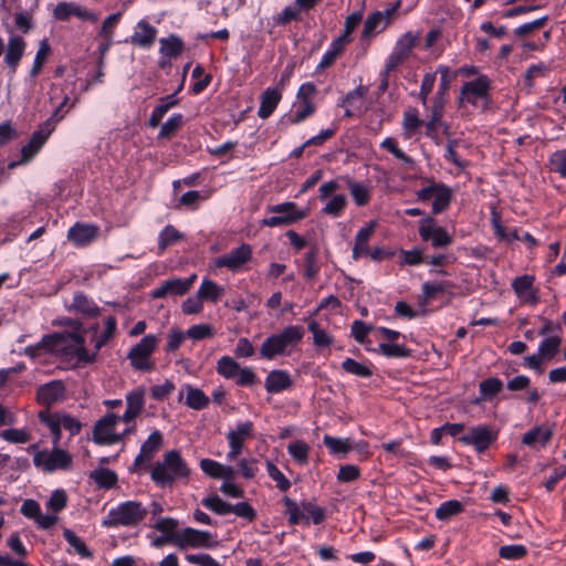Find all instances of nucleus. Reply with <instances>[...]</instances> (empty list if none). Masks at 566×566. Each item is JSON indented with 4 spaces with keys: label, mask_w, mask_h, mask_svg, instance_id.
<instances>
[{
    "label": "nucleus",
    "mask_w": 566,
    "mask_h": 566,
    "mask_svg": "<svg viewBox=\"0 0 566 566\" xmlns=\"http://www.w3.org/2000/svg\"><path fill=\"white\" fill-rule=\"evenodd\" d=\"M80 334L78 332H55L44 335L38 344L28 346L25 354L34 358L44 352L54 354L67 361L73 360L74 344L77 342Z\"/></svg>",
    "instance_id": "nucleus-1"
},
{
    "label": "nucleus",
    "mask_w": 566,
    "mask_h": 566,
    "mask_svg": "<svg viewBox=\"0 0 566 566\" xmlns=\"http://www.w3.org/2000/svg\"><path fill=\"white\" fill-rule=\"evenodd\" d=\"M190 469L178 450H170L164 454L163 461L155 463L150 478L156 485L171 486L176 480L187 479Z\"/></svg>",
    "instance_id": "nucleus-2"
},
{
    "label": "nucleus",
    "mask_w": 566,
    "mask_h": 566,
    "mask_svg": "<svg viewBox=\"0 0 566 566\" xmlns=\"http://www.w3.org/2000/svg\"><path fill=\"white\" fill-rule=\"evenodd\" d=\"M304 328L300 325H290L277 334L265 338L260 348V356L264 359H274L276 356L289 355L303 339Z\"/></svg>",
    "instance_id": "nucleus-3"
},
{
    "label": "nucleus",
    "mask_w": 566,
    "mask_h": 566,
    "mask_svg": "<svg viewBox=\"0 0 566 566\" xmlns=\"http://www.w3.org/2000/svg\"><path fill=\"white\" fill-rule=\"evenodd\" d=\"M148 510L138 501H126L108 511L102 521L107 528L135 527L147 516Z\"/></svg>",
    "instance_id": "nucleus-4"
},
{
    "label": "nucleus",
    "mask_w": 566,
    "mask_h": 566,
    "mask_svg": "<svg viewBox=\"0 0 566 566\" xmlns=\"http://www.w3.org/2000/svg\"><path fill=\"white\" fill-rule=\"evenodd\" d=\"M283 504L291 525H297L302 521L308 525L310 520L318 525L325 520L324 509L311 501H303L301 505H298L296 501L285 496L283 497Z\"/></svg>",
    "instance_id": "nucleus-5"
},
{
    "label": "nucleus",
    "mask_w": 566,
    "mask_h": 566,
    "mask_svg": "<svg viewBox=\"0 0 566 566\" xmlns=\"http://www.w3.org/2000/svg\"><path fill=\"white\" fill-rule=\"evenodd\" d=\"M268 210L277 216H271L262 220V224L266 227H283L293 224L307 216L306 210H300L297 205L292 201L282 202L270 206Z\"/></svg>",
    "instance_id": "nucleus-6"
},
{
    "label": "nucleus",
    "mask_w": 566,
    "mask_h": 566,
    "mask_svg": "<svg viewBox=\"0 0 566 566\" xmlns=\"http://www.w3.org/2000/svg\"><path fill=\"white\" fill-rule=\"evenodd\" d=\"M33 463L44 472L69 470L72 465V455L64 449L54 447L51 452L48 450L36 451L33 455Z\"/></svg>",
    "instance_id": "nucleus-7"
},
{
    "label": "nucleus",
    "mask_w": 566,
    "mask_h": 566,
    "mask_svg": "<svg viewBox=\"0 0 566 566\" xmlns=\"http://www.w3.org/2000/svg\"><path fill=\"white\" fill-rule=\"evenodd\" d=\"M170 539L180 549H185L187 547L212 548L218 544L210 532L200 531L192 527H186L181 530Z\"/></svg>",
    "instance_id": "nucleus-8"
},
{
    "label": "nucleus",
    "mask_w": 566,
    "mask_h": 566,
    "mask_svg": "<svg viewBox=\"0 0 566 566\" xmlns=\"http://www.w3.org/2000/svg\"><path fill=\"white\" fill-rule=\"evenodd\" d=\"M317 88L312 82L303 83L296 94V103L294 104L295 112L290 117L291 124H300L312 116L316 111V105L313 102Z\"/></svg>",
    "instance_id": "nucleus-9"
},
{
    "label": "nucleus",
    "mask_w": 566,
    "mask_h": 566,
    "mask_svg": "<svg viewBox=\"0 0 566 566\" xmlns=\"http://www.w3.org/2000/svg\"><path fill=\"white\" fill-rule=\"evenodd\" d=\"M499 431L489 424H478L459 438L465 446H472L478 453H484L497 439Z\"/></svg>",
    "instance_id": "nucleus-10"
},
{
    "label": "nucleus",
    "mask_w": 566,
    "mask_h": 566,
    "mask_svg": "<svg viewBox=\"0 0 566 566\" xmlns=\"http://www.w3.org/2000/svg\"><path fill=\"white\" fill-rule=\"evenodd\" d=\"M418 232L421 240L430 241L433 248H447L453 242V238L447 229L438 226L436 219L430 216H426L419 221Z\"/></svg>",
    "instance_id": "nucleus-11"
},
{
    "label": "nucleus",
    "mask_w": 566,
    "mask_h": 566,
    "mask_svg": "<svg viewBox=\"0 0 566 566\" xmlns=\"http://www.w3.org/2000/svg\"><path fill=\"white\" fill-rule=\"evenodd\" d=\"M491 82L488 76L480 75L478 78L465 82L460 92V101L467 102L473 106H478V101L483 102V108H486L491 102L490 99Z\"/></svg>",
    "instance_id": "nucleus-12"
},
{
    "label": "nucleus",
    "mask_w": 566,
    "mask_h": 566,
    "mask_svg": "<svg viewBox=\"0 0 566 566\" xmlns=\"http://www.w3.org/2000/svg\"><path fill=\"white\" fill-rule=\"evenodd\" d=\"M122 418L114 412H107L104 417L98 419L93 428V441L99 446H112L120 442L115 431L116 424Z\"/></svg>",
    "instance_id": "nucleus-13"
},
{
    "label": "nucleus",
    "mask_w": 566,
    "mask_h": 566,
    "mask_svg": "<svg viewBox=\"0 0 566 566\" xmlns=\"http://www.w3.org/2000/svg\"><path fill=\"white\" fill-rule=\"evenodd\" d=\"M254 424L252 421H240L237 423L235 429L230 430L227 433V440L229 443V452L227 459L229 461L235 460L243 451L244 443L254 437Z\"/></svg>",
    "instance_id": "nucleus-14"
},
{
    "label": "nucleus",
    "mask_w": 566,
    "mask_h": 566,
    "mask_svg": "<svg viewBox=\"0 0 566 566\" xmlns=\"http://www.w3.org/2000/svg\"><path fill=\"white\" fill-rule=\"evenodd\" d=\"M157 343L158 338L155 335L144 336L128 353L130 365L137 370H149L151 368L149 357L156 349Z\"/></svg>",
    "instance_id": "nucleus-15"
},
{
    "label": "nucleus",
    "mask_w": 566,
    "mask_h": 566,
    "mask_svg": "<svg viewBox=\"0 0 566 566\" xmlns=\"http://www.w3.org/2000/svg\"><path fill=\"white\" fill-rule=\"evenodd\" d=\"M252 259V248L248 243H242L240 247L232 249L214 260L217 268H227L229 271L235 273L243 269L244 264Z\"/></svg>",
    "instance_id": "nucleus-16"
},
{
    "label": "nucleus",
    "mask_w": 566,
    "mask_h": 566,
    "mask_svg": "<svg viewBox=\"0 0 566 566\" xmlns=\"http://www.w3.org/2000/svg\"><path fill=\"white\" fill-rule=\"evenodd\" d=\"M164 443L163 433L159 430L153 431L147 440L142 444L140 451L133 462L132 471L137 472L140 470L145 462L150 461L155 453L161 448Z\"/></svg>",
    "instance_id": "nucleus-17"
},
{
    "label": "nucleus",
    "mask_w": 566,
    "mask_h": 566,
    "mask_svg": "<svg viewBox=\"0 0 566 566\" xmlns=\"http://www.w3.org/2000/svg\"><path fill=\"white\" fill-rule=\"evenodd\" d=\"M145 406V389L138 387L126 394V410L120 417L122 421L129 424L143 412Z\"/></svg>",
    "instance_id": "nucleus-18"
},
{
    "label": "nucleus",
    "mask_w": 566,
    "mask_h": 566,
    "mask_svg": "<svg viewBox=\"0 0 566 566\" xmlns=\"http://www.w3.org/2000/svg\"><path fill=\"white\" fill-rule=\"evenodd\" d=\"M25 48L27 43L22 36L12 35L9 38L3 60L12 73L17 72Z\"/></svg>",
    "instance_id": "nucleus-19"
},
{
    "label": "nucleus",
    "mask_w": 566,
    "mask_h": 566,
    "mask_svg": "<svg viewBox=\"0 0 566 566\" xmlns=\"http://www.w3.org/2000/svg\"><path fill=\"white\" fill-rule=\"evenodd\" d=\"M535 277L533 275H521L513 280L512 289L523 302L536 304L538 302L537 290L533 287Z\"/></svg>",
    "instance_id": "nucleus-20"
},
{
    "label": "nucleus",
    "mask_w": 566,
    "mask_h": 566,
    "mask_svg": "<svg viewBox=\"0 0 566 566\" xmlns=\"http://www.w3.org/2000/svg\"><path fill=\"white\" fill-rule=\"evenodd\" d=\"M195 276L190 279H172L164 282L158 289L153 291L154 298H164L168 295L186 294L193 282Z\"/></svg>",
    "instance_id": "nucleus-21"
},
{
    "label": "nucleus",
    "mask_w": 566,
    "mask_h": 566,
    "mask_svg": "<svg viewBox=\"0 0 566 566\" xmlns=\"http://www.w3.org/2000/svg\"><path fill=\"white\" fill-rule=\"evenodd\" d=\"M157 29L146 20H140L136 24L135 32L130 36L129 42L133 45L149 49L156 40Z\"/></svg>",
    "instance_id": "nucleus-22"
},
{
    "label": "nucleus",
    "mask_w": 566,
    "mask_h": 566,
    "mask_svg": "<svg viewBox=\"0 0 566 566\" xmlns=\"http://www.w3.org/2000/svg\"><path fill=\"white\" fill-rule=\"evenodd\" d=\"M97 237V228L92 224L76 222L67 231V239L76 247H85Z\"/></svg>",
    "instance_id": "nucleus-23"
},
{
    "label": "nucleus",
    "mask_w": 566,
    "mask_h": 566,
    "mask_svg": "<svg viewBox=\"0 0 566 566\" xmlns=\"http://www.w3.org/2000/svg\"><path fill=\"white\" fill-rule=\"evenodd\" d=\"M437 72L441 74L440 84L438 86L434 96L432 97L431 111L440 112L444 114V107L448 101V93L450 88L449 73L450 69L444 65H440Z\"/></svg>",
    "instance_id": "nucleus-24"
},
{
    "label": "nucleus",
    "mask_w": 566,
    "mask_h": 566,
    "mask_svg": "<svg viewBox=\"0 0 566 566\" xmlns=\"http://www.w3.org/2000/svg\"><path fill=\"white\" fill-rule=\"evenodd\" d=\"M65 396V386L62 380H53L38 389V399L42 405H51L62 400Z\"/></svg>",
    "instance_id": "nucleus-25"
},
{
    "label": "nucleus",
    "mask_w": 566,
    "mask_h": 566,
    "mask_svg": "<svg viewBox=\"0 0 566 566\" xmlns=\"http://www.w3.org/2000/svg\"><path fill=\"white\" fill-rule=\"evenodd\" d=\"M293 386V380L289 371L283 369H273L271 370L264 382V387L270 394H279L286 389H290Z\"/></svg>",
    "instance_id": "nucleus-26"
},
{
    "label": "nucleus",
    "mask_w": 566,
    "mask_h": 566,
    "mask_svg": "<svg viewBox=\"0 0 566 566\" xmlns=\"http://www.w3.org/2000/svg\"><path fill=\"white\" fill-rule=\"evenodd\" d=\"M160 49L159 53L161 54V59L159 60V65L163 67L166 64L165 59H177L185 49L184 41L180 36L176 34H170L167 38H161L159 40Z\"/></svg>",
    "instance_id": "nucleus-27"
},
{
    "label": "nucleus",
    "mask_w": 566,
    "mask_h": 566,
    "mask_svg": "<svg viewBox=\"0 0 566 566\" xmlns=\"http://www.w3.org/2000/svg\"><path fill=\"white\" fill-rule=\"evenodd\" d=\"M184 392L186 394L185 403L193 410H203L209 406L210 398L200 388L192 387L189 384L184 385L179 400L182 399Z\"/></svg>",
    "instance_id": "nucleus-28"
},
{
    "label": "nucleus",
    "mask_w": 566,
    "mask_h": 566,
    "mask_svg": "<svg viewBox=\"0 0 566 566\" xmlns=\"http://www.w3.org/2000/svg\"><path fill=\"white\" fill-rule=\"evenodd\" d=\"M281 98L282 94L277 88L268 87L261 95L258 116L263 119L270 117L277 107Z\"/></svg>",
    "instance_id": "nucleus-29"
},
{
    "label": "nucleus",
    "mask_w": 566,
    "mask_h": 566,
    "mask_svg": "<svg viewBox=\"0 0 566 566\" xmlns=\"http://www.w3.org/2000/svg\"><path fill=\"white\" fill-rule=\"evenodd\" d=\"M70 311L88 317H96L101 313V308L97 304L82 292L74 294Z\"/></svg>",
    "instance_id": "nucleus-30"
},
{
    "label": "nucleus",
    "mask_w": 566,
    "mask_h": 566,
    "mask_svg": "<svg viewBox=\"0 0 566 566\" xmlns=\"http://www.w3.org/2000/svg\"><path fill=\"white\" fill-rule=\"evenodd\" d=\"M223 294L224 287L209 279H203L197 291V296L200 300L209 301L213 304H216Z\"/></svg>",
    "instance_id": "nucleus-31"
},
{
    "label": "nucleus",
    "mask_w": 566,
    "mask_h": 566,
    "mask_svg": "<svg viewBox=\"0 0 566 566\" xmlns=\"http://www.w3.org/2000/svg\"><path fill=\"white\" fill-rule=\"evenodd\" d=\"M553 432L551 429L536 426L522 438V443L528 447H535L537 443L545 447L552 439Z\"/></svg>",
    "instance_id": "nucleus-32"
},
{
    "label": "nucleus",
    "mask_w": 566,
    "mask_h": 566,
    "mask_svg": "<svg viewBox=\"0 0 566 566\" xmlns=\"http://www.w3.org/2000/svg\"><path fill=\"white\" fill-rule=\"evenodd\" d=\"M491 224L494 230L495 237L505 242H512L514 240H520L518 229H507L502 224L501 216L493 210L491 213Z\"/></svg>",
    "instance_id": "nucleus-33"
},
{
    "label": "nucleus",
    "mask_w": 566,
    "mask_h": 566,
    "mask_svg": "<svg viewBox=\"0 0 566 566\" xmlns=\"http://www.w3.org/2000/svg\"><path fill=\"white\" fill-rule=\"evenodd\" d=\"M90 479L94 481L98 489L109 490L117 484V474L106 468H97L90 472Z\"/></svg>",
    "instance_id": "nucleus-34"
},
{
    "label": "nucleus",
    "mask_w": 566,
    "mask_h": 566,
    "mask_svg": "<svg viewBox=\"0 0 566 566\" xmlns=\"http://www.w3.org/2000/svg\"><path fill=\"white\" fill-rule=\"evenodd\" d=\"M464 511V505L459 500H449L442 502L434 512V516L438 521L447 522L452 517L461 514Z\"/></svg>",
    "instance_id": "nucleus-35"
},
{
    "label": "nucleus",
    "mask_w": 566,
    "mask_h": 566,
    "mask_svg": "<svg viewBox=\"0 0 566 566\" xmlns=\"http://www.w3.org/2000/svg\"><path fill=\"white\" fill-rule=\"evenodd\" d=\"M424 122L419 117L417 108H409L403 113L402 117V130L403 136L409 139L418 133L419 128Z\"/></svg>",
    "instance_id": "nucleus-36"
},
{
    "label": "nucleus",
    "mask_w": 566,
    "mask_h": 566,
    "mask_svg": "<svg viewBox=\"0 0 566 566\" xmlns=\"http://www.w3.org/2000/svg\"><path fill=\"white\" fill-rule=\"evenodd\" d=\"M184 233L177 230L174 226L167 224L158 235V252L157 254H163L166 249L184 239Z\"/></svg>",
    "instance_id": "nucleus-37"
},
{
    "label": "nucleus",
    "mask_w": 566,
    "mask_h": 566,
    "mask_svg": "<svg viewBox=\"0 0 566 566\" xmlns=\"http://www.w3.org/2000/svg\"><path fill=\"white\" fill-rule=\"evenodd\" d=\"M433 198L434 200L432 202V213L439 214L449 208L452 200V191L447 185L440 184Z\"/></svg>",
    "instance_id": "nucleus-38"
},
{
    "label": "nucleus",
    "mask_w": 566,
    "mask_h": 566,
    "mask_svg": "<svg viewBox=\"0 0 566 566\" xmlns=\"http://www.w3.org/2000/svg\"><path fill=\"white\" fill-rule=\"evenodd\" d=\"M51 54V46L48 39H42L39 43V49L35 53L33 65L30 70V76L35 78L42 71L49 55Z\"/></svg>",
    "instance_id": "nucleus-39"
},
{
    "label": "nucleus",
    "mask_w": 566,
    "mask_h": 566,
    "mask_svg": "<svg viewBox=\"0 0 566 566\" xmlns=\"http://www.w3.org/2000/svg\"><path fill=\"white\" fill-rule=\"evenodd\" d=\"M318 249L311 248L304 256V276L307 281H314L319 273Z\"/></svg>",
    "instance_id": "nucleus-40"
},
{
    "label": "nucleus",
    "mask_w": 566,
    "mask_h": 566,
    "mask_svg": "<svg viewBox=\"0 0 566 566\" xmlns=\"http://www.w3.org/2000/svg\"><path fill=\"white\" fill-rule=\"evenodd\" d=\"M377 352L387 358H408L412 355L410 348L394 343H380Z\"/></svg>",
    "instance_id": "nucleus-41"
},
{
    "label": "nucleus",
    "mask_w": 566,
    "mask_h": 566,
    "mask_svg": "<svg viewBox=\"0 0 566 566\" xmlns=\"http://www.w3.org/2000/svg\"><path fill=\"white\" fill-rule=\"evenodd\" d=\"M503 388V382L496 377H489L479 385L481 400L493 399Z\"/></svg>",
    "instance_id": "nucleus-42"
},
{
    "label": "nucleus",
    "mask_w": 566,
    "mask_h": 566,
    "mask_svg": "<svg viewBox=\"0 0 566 566\" xmlns=\"http://www.w3.org/2000/svg\"><path fill=\"white\" fill-rule=\"evenodd\" d=\"M184 115L180 113L172 114L161 126L158 139L171 138L182 126Z\"/></svg>",
    "instance_id": "nucleus-43"
},
{
    "label": "nucleus",
    "mask_w": 566,
    "mask_h": 566,
    "mask_svg": "<svg viewBox=\"0 0 566 566\" xmlns=\"http://www.w3.org/2000/svg\"><path fill=\"white\" fill-rule=\"evenodd\" d=\"M347 186L356 206L364 207L369 203L370 191L366 185L349 179Z\"/></svg>",
    "instance_id": "nucleus-44"
},
{
    "label": "nucleus",
    "mask_w": 566,
    "mask_h": 566,
    "mask_svg": "<svg viewBox=\"0 0 566 566\" xmlns=\"http://www.w3.org/2000/svg\"><path fill=\"white\" fill-rule=\"evenodd\" d=\"M39 419L41 423L45 424L50 429L53 436V446L57 447L62 438V427L60 426L56 416L49 411H40Z\"/></svg>",
    "instance_id": "nucleus-45"
},
{
    "label": "nucleus",
    "mask_w": 566,
    "mask_h": 566,
    "mask_svg": "<svg viewBox=\"0 0 566 566\" xmlns=\"http://www.w3.org/2000/svg\"><path fill=\"white\" fill-rule=\"evenodd\" d=\"M323 442L333 454H347L353 449L348 438H337L325 434Z\"/></svg>",
    "instance_id": "nucleus-46"
},
{
    "label": "nucleus",
    "mask_w": 566,
    "mask_h": 566,
    "mask_svg": "<svg viewBox=\"0 0 566 566\" xmlns=\"http://www.w3.org/2000/svg\"><path fill=\"white\" fill-rule=\"evenodd\" d=\"M217 373L226 379L237 377L240 365L230 356H222L218 359L216 366Z\"/></svg>",
    "instance_id": "nucleus-47"
},
{
    "label": "nucleus",
    "mask_w": 566,
    "mask_h": 566,
    "mask_svg": "<svg viewBox=\"0 0 566 566\" xmlns=\"http://www.w3.org/2000/svg\"><path fill=\"white\" fill-rule=\"evenodd\" d=\"M454 284L449 281L443 282H424L421 286L422 296L426 301H431L437 297L438 294L450 291Z\"/></svg>",
    "instance_id": "nucleus-48"
},
{
    "label": "nucleus",
    "mask_w": 566,
    "mask_h": 566,
    "mask_svg": "<svg viewBox=\"0 0 566 566\" xmlns=\"http://www.w3.org/2000/svg\"><path fill=\"white\" fill-rule=\"evenodd\" d=\"M345 43L342 42V40L335 39L327 51L323 54L322 60L317 66L318 70H324L326 67H329L334 64L336 59L340 55L345 48Z\"/></svg>",
    "instance_id": "nucleus-49"
},
{
    "label": "nucleus",
    "mask_w": 566,
    "mask_h": 566,
    "mask_svg": "<svg viewBox=\"0 0 566 566\" xmlns=\"http://www.w3.org/2000/svg\"><path fill=\"white\" fill-rule=\"evenodd\" d=\"M287 453L300 464L308 463L310 446L302 441L295 440L287 446Z\"/></svg>",
    "instance_id": "nucleus-50"
},
{
    "label": "nucleus",
    "mask_w": 566,
    "mask_h": 566,
    "mask_svg": "<svg viewBox=\"0 0 566 566\" xmlns=\"http://www.w3.org/2000/svg\"><path fill=\"white\" fill-rule=\"evenodd\" d=\"M549 170L562 178H566V148L558 149L548 157Z\"/></svg>",
    "instance_id": "nucleus-51"
},
{
    "label": "nucleus",
    "mask_w": 566,
    "mask_h": 566,
    "mask_svg": "<svg viewBox=\"0 0 566 566\" xmlns=\"http://www.w3.org/2000/svg\"><path fill=\"white\" fill-rule=\"evenodd\" d=\"M116 326L117 321L115 316H108L105 319L104 332L94 337V347L96 352H98L104 345H106L109 342V339L114 336L116 332Z\"/></svg>",
    "instance_id": "nucleus-52"
},
{
    "label": "nucleus",
    "mask_w": 566,
    "mask_h": 566,
    "mask_svg": "<svg viewBox=\"0 0 566 566\" xmlns=\"http://www.w3.org/2000/svg\"><path fill=\"white\" fill-rule=\"evenodd\" d=\"M65 541L75 549V552L84 558H92L93 553L88 549L84 541L78 537L73 531L65 528L63 531Z\"/></svg>",
    "instance_id": "nucleus-53"
},
{
    "label": "nucleus",
    "mask_w": 566,
    "mask_h": 566,
    "mask_svg": "<svg viewBox=\"0 0 566 566\" xmlns=\"http://www.w3.org/2000/svg\"><path fill=\"white\" fill-rule=\"evenodd\" d=\"M347 207V199L344 195L332 197L322 209V213L333 218L339 217Z\"/></svg>",
    "instance_id": "nucleus-54"
},
{
    "label": "nucleus",
    "mask_w": 566,
    "mask_h": 566,
    "mask_svg": "<svg viewBox=\"0 0 566 566\" xmlns=\"http://www.w3.org/2000/svg\"><path fill=\"white\" fill-rule=\"evenodd\" d=\"M342 368L344 371H346L348 374H352V375H355L358 377H363V378H368L373 375V370L368 366H366L361 363H358L355 359L349 358V357H347L343 360Z\"/></svg>",
    "instance_id": "nucleus-55"
},
{
    "label": "nucleus",
    "mask_w": 566,
    "mask_h": 566,
    "mask_svg": "<svg viewBox=\"0 0 566 566\" xmlns=\"http://www.w3.org/2000/svg\"><path fill=\"white\" fill-rule=\"evenodd\" d=\"M201 504L219 515H227L230 513V503L223 501L219 495H210L201 501Z\"/></svg>",
    "instance_id": "nucleus-56"
},
{
    "label": "nucleus",
    "mask_w": 566,
    "mask_h": 566,
    "mask_svg": "<svg viewBox=\"0 0 566 566\" xmlns=\"http://www.w3.org/2000/svg\"><path fill=\"white\" fill-rule=\"evenodd\" d=\"M84 337L82 334H80V337L77 342H75V350H74V359H76V363L78 365H87L95 361L97 352L95 350L93 354L88 353V350L84 346Z\"/></svg>",
    "instance_id": "nucleus-57"
},
{
    "label": "nucleus",
    "mask_w": 566,
    "mask_h": 566,
    "mask_svg": "<svg viewBox=\"0 0 566 566\" xmlns=\"http://www.w3.org/2000/svg\"><path fill=\"white\" fill-rule=\"evenodd\" d=\"M560 344L559 336L546 337L539 343L538 353L543 358H552L558 353Z\"/></svg>",
    "instance_id": "nucleus-58"
},
{
    "label": "nucleus",
    "mask_w": 566,
    "mask_h": 566,
    "mask_svg": "<svg viewBox=\"0 0 566 566\" xmlns=\"http://www.w3.org/2000/svg\"><path fill=\"white\" fill-rule=\"evenodd\" d=\"M266 471L269 476L275 482L276 488L286 492L291 488L290 480L282 473V471L270 460L266 461Z\"/></svg>",
    "instance_id": "nucleus-59"
},
{
    "label": "nucleus",
    "mask_w": 566,
    "mask_h": 566,
    "mask_svg": "<svg viewBox=\"0 0 566 566\" xmlns=\"http://www.w3.org/2000/svg\"><path fill=\"white\" fill-rule=\"evenodd\" d=\"M380 147L382 149H386L387 151H389L395 158L403 161L405 164L413 165V163H415L410 156H408L405 151H402L398 147L396 139L392 137L385 138L381 142Z\"/></svg>",
    "instance_id": "nucleus-60"
},
{
    "label": "nucleus",
    "mask_w": 566,
    "mask_h": 566,
    "mask_svg": "<svg viewBox=\"0 0 566 566\" xmlns=\"http://www.w3.org/2000/svg\"><path fill=\"white\" fill-rule=\"evenodd\" d=\"M216 334V331L212 325L202 323L192 325L188 331L186 332L187 337L193 339V340H201L206 338H211Z\"/></svg>",
    "instance_id": "nucleus-61"
},
{
    "label": "nucleus",
    "mask_w": 566,
    "mask_h": 566,
    "mask_svg": "<svg viewBox=\"0 0 566 566\" xmlns=\"http://www.w3.org/2000/svg\"><path fill=\"white\" fill-rule=\"evenodd\" d=\"M417 42V36L412 32L405 33L396 43L395 52L407 59Z\"/></svg>",
    "instance_id": "nucleus-62"
},
{
    "label": "nucleus",
    "mask_w": 566,
    "mask_h": 566,
    "mask_svg": "<svg viewBox=\"0 0 566 566\" xmlns=\"http://www.w3.org/2000/svg\"><path fill=\"white\" fill-rule=\"evenodd\" d=\"M361 19L363 14L360 12L350 13L345 20L343 33L337 39L342 40V42L345 44L349 43L350 34L358 27Z\"/></svg>",
    "instance_id": "nucleus-63"
},
{
    "label": "nucleus",
    "mask_w": 566,
    "mask_h": 566,
    "mask_svg": "<svg viewBox=\"0 0 566 566\" xmlns=\"http://www.w3.org/2000/svg\"><path fill=\"white\" fill-rule=\"evenodd\" d=\"M302 9L300 7L287 6L283 9L281 13L273 17V22L275 25H286L292 21H296L300 19Z\"/></svg>",
    "instance_id": "nucleus-64"
}]
</instances>
